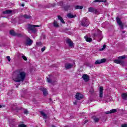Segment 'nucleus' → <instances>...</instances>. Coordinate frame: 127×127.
<instances>
[{"label":"nucleus","mask_w":127,"mask_h":127,"mask_svg":"<svg viewBox=\"0 0 127 127\" xmlns=\"http://www.w3.org/2000/svg\"><path fill=\"white\" fill-rule=\"evenodd\" d=\"M26 73L23 69H19L13 72L12 74V80L16 83L23 82L25 80Z\"/></svg>","instance_id":"obj_1"},{"label":"nucleus","mask_w":127,"mask_h":127,"mask_svg":"<svg viewBox=\"0 0 127 127\" xmlns=\"http://www.w3.org/2000/svg\"><path fill=\"white\" fill-rule=\"evenodd\" d=\"M39 25H31L30 24H28L26 26L27 29L29 33L33 32V33H36V29L35 27H40Z\"/></svg>","instance_id":"obj_2"},{"label":"nucleus","mask_w":127,"mask_h":127,"mask_svg":"<svg viewBox=\"0 0 127 127\" xmlns=\"http://www.w3.org/2000/svg\"><path fill=\"white\" fill-rule=\"evenodd\" d=\"M89 24H90V21L88 20V18L86 17L83 18L81 21V25L83 26V27L89 26Z\"/></svg>","instance_id":"obj_3"},{"label":"nucleus","mask_w":127,"mask_h":127,"mask_svg":"<svg viewBox=\"0 0 127 127\" xmlns=\"http://www.w3.org/2000/svg\"><path fill=\"white\" fill-rule=\"evenodd\" d=\"M33 43V41L31 40L30 38L27 37L26 39V42L25 43V45L26 46H31Z\"/></svg>","instance_id":"obj_4"},{"label":"nucleus","mask_w":127,"mask_h":127,"mask_svg":"<svg viewBox=\"0 0 127 127\" xmlns=\"http://www.w3.org/2000/svg\"><path fill=\"white\" fill-rule=\"evenodd\" d=\"M88 10L90 12H93V13H95V14H98L99 12V10L98 9L93 7H90L88 8Z\"/></svg>","instance_id":"obj_5"},{"label":"nucleus","mask_w":127,"mask_h":127,"mask_svg":"<svg viewBox=\"0 0 127 127\" xmlns=\"http://www.w3.org/2000/svg\"><path fill=\"white\" fill-rule=\"evenodd\" d=\"M116 21L118 24H119V25L120 26L121 29H124V25L123 24V22L121 20V18L117 17L116 18Z\"/></svg>","instance_id":"obj_6"},{"label":"nucleus","mask_w":127,"mask_h":127,"mask_svg":"<svg viewBox=\"0 0 127 127\" xmlns=\"http://www.w3.org/2000/svg\"><path fill=\"white\" fill-rule=\"evenodd\" d=\"M66 42L68 45V46L69 47H71V48H73V47H74V43H73V42H72L71 39H68L67 40H66Z\"/></svg>","instance_id":"obj_7"},{"label":"nucleus","mask_w":127,"mask_h":127,"mask_svg":"<svg viewBox=\"0 0 127 127\" xmlns=\"http://www.w3.org/2000/svg\"><path fill=\"white\" fill-rule=\"evenodd\" d=\"M103 96H104V87L100 86L99 89V97L100 98H103Z\"/></svg>","instance_id":"obj_8"},{"label":"nucleus","mask_w":127,"mask_h":127,"mask_svg":"<svg viewBox=\"0 0 127 127\" xmlns=\"http://www.w3.org/2000/svg\"><path fill=\"white\" fill-rule=\"evenodd\" d=\"M66 70H69V69H71L73 67V64L70 63H66L65 64L64 66Z\"/></svg>","instance_id":"obj_9"},{"label":"nucleus","mask_w":127,"mask_h":127,"mask_svg":"<svg viewBox=\"0 0 127 127\" xmlns=\"http://www.w3.org/2000/svg\"><path fill=\"white\" fill-rule=\"evenodd\" d=\"M114 62L116 64H120V65H124L125 64V62H124V61L121 60L120 59L118 60H115L114 61Z\"/></svg>","instance_id":"obj_10"},{"label":"nucleus","mask_w":127,"mask_h":127,"mask_svg":"<svg viewBox=\"0 0 127 127\" xmlns=\"http://www.w3.org/2000/svg\"><path fill=\"white\" fill-rule=\"evenodd\" d=\"M83 96L82 94L77 93L75 95V99H76V100H82V99H83Z\"/></svg>","instance_id":"obj_11"},{"label":"nucleus","mask_w":127,"mask_h":127,"mask_svg":"<svg viewBox=\"0 0 127 127\" xmlns=\"http://www.w3.org/2000/svg\"><path fill=\"white\" fill-rule=\"evenodd\" d=\"M115 113H117V109H114L110 111L105 112V114H106V115H109V114H114Z\"/></svg>","instance_id":"obj_12"},{"label":"nucleus","mask_w":127,"mask_h":127,"mask_svg":"<svg viewBox=\"0 0 127 127\" xmlns=\"http://www.w3.org/2000/svg\"><path fill=\"white\" fill-rule=\"evenodd\" d=\"M82 78H83V80L85 81V82H88V81H89V75L87 74H84L82 76Z\"/></svg>","instance_id":"obj_13"},{"label":"nucleus","mask_w":127,"mask_h":127,"mask_svg":"<svg viewBox=\"0 0 127 127\" xmlns=\"http://www.w3.org/2000/svg\"><path fill=\"white\" fill-rule=\"evenodd\" d=\"M41 91H43L44 96H47L48 95V92H47V89L46 88H41Z\"/></svg>","instance_id":"obj_14"},{"label":"nucleus","mask_w":127,"mask_h":127,"mask_svg":"<svg viewBox=\"0 0 127 127\" xmlns=\"http://www.w3.org/2000/svg\"><path fill=\"white\" fill-rule=\"evenodd\" d=\"M40 113L41 114V116H42L44 119H47V115H46V114H45V113H44L43 111H40Z\"/></svg>","instance_id":"obj_15"},{"label":"nucleus","mask_w":127,"mask_h":127,"mask_svg":"<svg viewBox=\"0 0 127 127\" xmlns=\"http://www.w3.org/2000/svg\"><path fill=\"white\" fill-rule=\"evenodd\" d=\"M58 19L59 20H60L62 23L65 24V21H64V19H63V18H62V17H61L60 15L58 16Z\"/></svg>","instance_id":"obj_16"},{"label":"nucleus","mask_w":127,"mask_h":127,"mask_svg":"<svg viewBox=\"0 0 127 127\" xmlns=\"http://www.w3.org/2000/svg\"><path fill=\"white\" fill-rule=\"evenodd\" d=\"M22 17H24V18H25L26 19H29V18H31V16L27 14H24L22 15Z\"/></svg>","instance_id":"obj_17"},{"label":"nucleus","mask_w":127,"mask_h":127,"mask_svg":"<svg viewBox=\"0 0 127 127\" xmlns=\"http://www.w3.org/2000/svg\"><path fill=\"white\" fill-rule=\"evenodd\" d=\"M11 12H12V11L10 10H6L3 11V13L4 14H9L11 13Z\"/></svg>","instance_id":"obj_18"},{"label":"nucleus","mask_w":127,"mask_h":127,"mask_svg":"<svg viewBox=\"0 0 127 127\" xmlns=\"http://www.w3.org/2000/svg\"><path fill=\"white\" fill-rule=\"evenodd\" d=\"M9 34H10V35H12V36H16V33H15V32H14L13 30H10L9 32Z\"/></svg>","instance_id":"obj_19"},{"label":"nucleus","mask_w":127,"mask_h":127,"mask_svg":"<svg viewBox=\"0 0 127 127\" xmlns=\"http://www.w3.org/2000/svg\"><path fill=\"white\" fill-rule=\"evenodd\" d=\"M84 38L87 42H92V38H89L87 36H85Z\"/></svg>","instance_id":"obj_20"},{"label":"nucleus","mask_w":127,"mask_h":127,"mask_svg":"<svg viewBox=\"0 0 127 127\" xmlns=\"http://www.w3.org/2000/svg\"><path fill=\"white\" fill-rule=\"evenodd\" d=\"M76 17V15H73L71 13L67 14V17H68V18H74V17Z\"/></svg>","instance_id":"obj_21"},{"label":"nucleus","mask_w":127,"mask_h":127,"mask_svg":"<svg viewBox=\"0 0 127 127\" xmlns=\"http://www.w3.org/2000/svg\"><path fill=\"white\" fill-rule=\"evenodd\" d=\"M106 0H95L93 2H106Z\"/></svg>","instance_id":"obj_22"},{"label":"nucleus","mask_w":127,"mask_h":127,"mask_svg":"<svg viewBox=\"0 0 127 127\" xmlns=\"http://www.w3.org/2000/svg\"><path fill=\"white\" fill-rule=\"evenodd\" d=\"M53 25H54V27H59V25L58 24L57 21L55 20L54 21Z\"/></svg>","instance_id":"obj_23"},{"label":"nucleus","mask_w":127,"mask_h":127,"mask_svg":"<svg viewBox=\"0 0 127 127\" xmlns=\"http://www.w3.org/2000/svg\"><path fill=\"white\" fill-rule=\"evenodd\" d=\"M122 97L124 100H127V94L126 93L123 94Z\"/></svg>","instance_id":"obj_24"},{"label":"nucleus","mask_w":127,"mask_h":127,"mask_svg":"<svg viewBox=\"0 0 127 127\" xmlns=\"http://www.w3.org/2000/svg\"><path fill=\"white\" fill-rule=\"evenodd\" d=\"M83 6L76 5L75 6V9H83Z\"/></svg>","instance_id":"obj_25"},{"label":"nucleus","mask_w":127,"mask_h":127,"mask_svg":"<svg viewBox=\"0 0 127 127\" xmlns=\"http://www.w3.org/2000/svg\"><path fill=\"white\" fill-rule=\"evenodd\" d=\"M16 37H23V35H22V34L21 33H16Z\"/></svg>","instance_id":"obj_26"},{"label":"nucleus","mask_w":127,"mask_h":127,"mask_svg":"<svg viewBox=\"0 0 127 127\" xmlns=\"http://www.w3.org/2000/svg\"><path fill=\"white\" fill-rule=\"evenodd\" d=\"M93 119L95 123H98L99 122V118H96V117L93 116Z\"/></svg>","instance_id":"obj_27"},{"label":"nucleus","mask_w":127,"mask_h":127,"mask_svg":"<svg viewBox=\"0 0 127 127\" xmlns=\"http://www.w3.org/2000/svg\"><path fill=\"white\" fill-rule=\"evenodd\" d=\"M126 58V56H120L118 58V59H120V60H123V59H125Z\"/></svg>","instance_id":"obj_28"},{"label":"nucleus","mask_w":127,"mask_h":127,"mask_svg":"<svg viewBox=\"0 0 127 127\" xmlns=\"http://www.w3.org/2000/svg\"><path fill=\"white\" fill-rule=\"evenodd\" d=\"M106 47H107V45H104L103 46V48L101 49H100V51H103V50H105L106 49Z\"/></svg>","instance_id":"obj_29"},{"label":"nucleus","mask_w":127,"mask_h":127,"mask_svg":"<svg viewBox=\"0 0 127 127\" xmlns=\"http://www.w3.org/2000/svg\"><path fill=\"white\" fill-rule=\"evenodd\" d=\"M47 81L48 83H51V84H53V81L51 80V79L49 78H48Z\"/></svg>","instance_id":"obj_30"},{"label":"nucleus","mask_w":127,"mask_h":127,"mask_svg":"<svg viewBox=\"0 0 127 127\" xmlns=\"http://www.w3.org/2000/svg\"><path fill=\"white\" fill-rule=\"evenodd\" d=\"M107 61V60L106 59H102L100 60L101 63H105Z\"/></svg>","instance_id":"obj_31"},{"label":"nucleus","mask_w":127,"mask_h":127,"mask_svg":"<svg viewBox=\"0 0 127 127\" xmlns=\"http://www.w3.org/2000/svg\"><path fill=\"white\" fill-rule=\"evenodd\" d=\"M95 64L96 65L98 64H101V60H97L95 62Z\"/></svg>","instance_id":"obj_32"},{"label":"nucleus","mask_w":127,"mask_h":127,"mask_svg":"<svg viewBox=\"0 0 127 127\" xmlns=\"http://www.w3.org/2000/svg\"><path fill=\"white\" fill-rule=\"evenodd\" d=\"M58 5H59L60 6H63V1H60L58 2Z\"/></svg>","instance_id":"obj_33"},{"label":"nucleus","mask_w":127,"mask_h":127,"mask_svg":"<svg viewBox=\"0 0 127 127\" xmlns=\"http://www.w3.org/2000/svg\"><path fill=\"white\" fill-rule=\"evenodd\" d=\"M90 93H91V94H93V93H94V88H93V87H91L90 88V89L89 90Z\"/></svg>","instance_id":"obj_34"},{"label":"nucleus","mask_w":127,"mask_h":127,"mask_svg":"<svg viewBox=\"0 0 127 127\" xmlns=\"http://www.w3.org/2000/svg\"><path fill=\"white\" fill-rule=\"evenodd\" d=\"M26 125L24 124H20L18 125V127H26Z\"/></svg>","instance_id":"obj_35"},{"label":"nucleus","mask_w":127,"mask_h":127,"mask_svg":"<svg viewBox=\"0 0 127 127\" xmlns=\"http://www.w3.org/2000/svg\"><path fill=\"white\" fill-rule=\"evenodd\" d=\"M24 114L25 115H27V114H28V111L27 110V109H25L24 111Z\"/></svg>","instance_id":"obj_36"},{"label":"nucleus","mask_w":127,"mask_h":127,"mask_svg":"<svg viewBox=\"0 0 127 127\" xmlns=\"http://www.w3.org/2000/svg\"><path fill=\"white\" fill-rule=\"evenodd\" d=\"M37 45H38L39 46H41L42 45V43L41 42L36 43Z\"/></svg>","instance_id":"obj_37"},{"label":"nucleus","mask_w":127,"mask_h":127,"mask_svg":"<svg viewBox=\"0 0 127 127\" xmlns=\"http://www.w3.org/2000/svg\"><path fill=\"white\" fill-rule=\"evenodd\" d=\"M6 59L8 60V62H10V57L9 56H7L6 57Z\"/></svg>","instance_id":"obj_38"},{"label":"nucleus","mask_w":127,"mask_h":127,"mask_svg":"<svg viewBox=\"0 0 127 127\" xmlns=\"http://www.w3.org/2000/svg\"><path fill=\"white\" fill-rule=\"evenodd\" d=\"M22 58L25 61H26L27 60V58H26V57H25V56H22Z\"/></svg>","instance_id":"obj_39"},{"label":"nucleus","mask_w":127,"mask_h":127,"mask_svg":"<svg viewBox=\"0 0 127 127\" xmlns=\"http://www.w3.org/2000/svg\"><path fill=\"white\" fill-rule=\"evenodd\" d=\"M41 51L42 52H44V51H45V47H44L41 49Z\"/></svg>","instance_id":"obj_40"},{"label":"nucleus","mask_w":127,"mask_h":127,"mask_svg":"<svg viewBox=\"0 0 127 127\" xmlns=\"http://www.w3.org/2000/svg\"><path fill=\"white\" fill-rule=\"evenodd\" d=\"M67 8H69V7H70V6H65L64 7L65 10H68V9H67Z\"/></svg>","instance_id":"obj_41"},{"label":"nucleus","mask_w":127,"mask_h":127,"mask_svg":"<svg viewBox=\"0 0 127 127\" xmlns=\"http://www.w3.org/2000/svg\"><path fill=\"white\" fill-rule=\"evenodd\" d=\"M121 127H127V124L122 125Z\"/></svg>","instance_id":"obj_42"},{"label":"nucleus","mask_w":127,"mask_h":127,"mask_svg":"<svg viewBox=\"0 0 127 127\" xmlns=\"http://www.w3.org/2000/svg\"><path fill=\"white\" fill-rule=\"evenodd\" d=\"M9 126H10V127H14V124H10Z\"/></svg>","instance_id":"obj_43"},{"label":"nucleus","mask_w":127,"mask_h":127,"mask_svg":"<svg viewBox=\"0 0 127 127\" xmlns=\"http://www.w3.org/2000/svg\"><path fill=\"white\" fill-rule=\"evenodd\" d=\"M73 104L76 106L77 105V101L73 102Z\"/></svg>","instance_id":"obj_44"},{"label":"nucleus","mask_w":127,"mask_h":127,"mask_svg":"<svg viewBox=\"0 0 127 127\" xmlns=\"http://www.w3.org/2000/svg\"><path fill=\"white\" fill-rule=\"evenodd\" d=\"M86 123H88V120H86V121H85V124H86Z\"/></svg>","instance_id":"obj_45"},{"label":"nucleus","mask_w":127,"mask_h":127,"mask_svg":"<svg viewBox=\"0 0 127 127\" xmlns=\"http://www.w3.org/2000/svg\"><path fill=\"white\" fill-rule=\"evenodd\" d=\"M21 6H24V4H22Z\"/></svg>","instance_id":"obj_46"},{"label":"nucleus","mask_w":127,"mask_h":127,"mask_svg":"<svg viewBox=\"0 0 127 127\" xmlns=\"http://www.w3.org/2000/svg\"><path fill=\"white\" fill-rule=\"evenodd\" d=\"M125 31H123V33H125Z\"/></svg>","instance_id":"obj_47"},{"label":"nucleus","mask_w":127,"mask_h":127,"mask_svg":"<svg viewBox=\"0 0 127 127\" xmlns=\"http://www.w3.org/2000/svg\"><path fill=\"white\" fill-rule=\"evenodd\" d=\"M52 99L51 98H50V101H52Z\"/></svg>","instance_id":"obj_48"},{"label":"nucleus","mask_w":127,"mask_h":127,"mask_svg":"<svg viewBox=\"0 0 127 127\" xmlns=\"http://www.w3.org/2000/svg\"><path fill=\"white\" fill-rule=\"evenodd\" d=\"M1 107H2L1 105H0V108H1Z\"/></svg>","instance_id":"obj_49"},{"label":"nucleus","mask_w":127,"mask_h":127,"mask_svg":"<svg viewBox=\"0 0 127 127\" xmlns=\"http://www.w3.org/2000/svg\"><path fill=\"white\" fill-rule=\"evenodd\" d=\"M52 127H55V126H52Z\"/></svg>","instance_id":"obj_50"},{"label":"nucleus","mask_w":127,"mask_h":127,"mask_svg":"<svg viewBox=\"0 0 127 127\" xmlns=\"http://www.w3.org/2000/svg\"><path fill=\"white\" fill-rule=\"evenodd\" d=\"M55 82H57V80H56Z\"/></svg>","instance_id":"obj_51"}]
</instances>
